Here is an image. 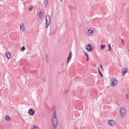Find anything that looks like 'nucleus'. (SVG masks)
Returning <instances> with one entry per match:
<instances>
[{
  "label": "nucleus",
  "instance_id": "nucleus-1",
  "mask_svg": "<svg viewBox=\"0 0 129 129\" xmlns=\"http://www.w3.org/2000/svg\"><path fill=\"white\" fill-rule=\"evenodd\" d=\"M46 22L45 23V27L47 28L50 24L51 18L49 15H47L46 17Z\"/></svg>",
  "mask_w": 129,
  "mask_h": 129
},
{
  "label": "nucleus",
  "instance_id": "nucleus-2",
  "mask_svg": "<svg viewBox=\"0 0 129 129\" xmlns=\"http://www.w3.org/2000/svg\"><path fill=\"white\" fill-rule=\"evenodd\" d=\"M52 124L55 128H56L58 123V118H53L52 120Z\"/></svg>",
  "mask_w": 129,
  "mask_h": 129
},
{
  "label": "nucleus",
  "instance_id": "nucleus-3",
  "mask_svg": "<svg viewBox=\"0 0 129 129\" xmlns=\"http://www.w3.org/2000/svg\"><path fill=\"white\" fill-rule=\"evenodd\" d=\"M120 112L121 117H124L126 116V112L125 108L121 107L120 109Z\"/></svg>",
  "mask_w": 129,
  "mask_h": 129
},
{
  "label": "nucleus",
  "instance_id": "nucleus-4",
  "mask_svg": "<svg viewBox=\"0 0 129 129\" xmlns=\"http://www.w3.org/2000/svg\"><path fill=\"white\" fill-rule=\"evenodd\" d=\"M93 46L92 45L89 44H88L86 46V49L88 51L91 52L93 50Z\"/></svg>",
  "mask_w": 129,
  "mask_h": 129
},
{
  "label": "nucleus",
  "instance_id": "nucleus-5",
  "mask_svg": "<svg viewBox=\"0 0 129 129\" xmlns=\"http://www.w3.org/2000/svg\"><path fill=\"white\" fill-rule=\"evenodd\" d=\"M112 81L111 83V85L113 87H115L117 83V81L116 79L115 78L112 79Z\"/></svg>",
  "mask_w": 129,
  "mask_h": 129
},
{
  "label": "nucleus",
  "instance_id": "nucleus-6",
  "mask_svg": "<svg viewBox=\"0 0 129 129\" xmlns=\"http://www.w3.org/2000/svg\"><path fill=\"white\" fill-rule=\"evenodd\" d=\"M93 29L92 28H90L89 29L88 31L87 34L89 35H92L93 34Z\"/></svg>",
  "mask_w": 129,
  "mask_h": 129
},
{
  "label": "nucleus",
  "instance_id": "nucleus-7",
  "mask_svg": "<svg viewBox=\"0 0 129 129\" xmlns=\"http://www.w3.org/2000/svg\"><path fill=\"white\" fill-rule=\"evenodd\" d=\"M35 112L31 109H30L28 112V113L30 115H33L35 113Z\"/></svg>",
  "mask_w": 129,
  "mask_h": 129
},
{
  "label": "nucleus",
  "instance_id": "nucleus-8",
  "mask_svg": "<svg viewBox=\"0 0 129 129\" xmlns=\"http://www.w3.org/2000/svg\"><path fill=\"white\" fill-rule=\"evenodd\" d=\"M127 70L126 68V67H124L122 69V76H124L126 72H127Z\"/></svg>",
  "mask_w": 129,
  "mask_h": 129
},
{
  "label": "nucleus",
  "instance_id": "nucleus-9",
  "mask_svg": "<svg viewBox=\"0 0 129 129\" xmlns=\"http://www.w3.org/2000/svg\"><path fill=\"white\" fill-rule=\"evenodd\" d=\"M72 52H70L69 54V56L68 57L67 60V63L68 64V63L70 61V60L71 58L72 57Z\"/></svg>",
  "mask_w": 129,
  "mask_h": 129
},
{
  "label": "nucleus",
  "instance_id": "nucleus-10",
  "mask_svg": "<svg viewBox=\"0 0 129 129\" xmlns=\"http://www.w3.org/2000/svg\"><path fill=\"white\" fill-rule=\"evenodd\" d=\"M108 123L111 126L115 125V123L114 120H110L108 121Z\"/></svg>",
  "mask_w": 129,
  "mask_h": 129
},
{
  "label": "nucleus",
  "instance_id": "nucleus-11",
  "mask_svg": "<svg viewBox=\"0 0 129 129\" xmlns=\"http://www.w3.org/2000/svg\"><path fill=\"white\" fill-rule=\"evenodd\" d=\"M20 29L22 31H24L25 30L23 24L22 23L20 25Z\"/></svg>",
  "mask_w": 129,
  "mask_h": 129
},
{
  "label": "nucleus",
  "instance_id": "nucleus-12",
  "mask_svg": "<svg viewBox=\"0 0 129 129\" xmlns=\"http://www.w3.org/2000/svg\"><path fill=\"white\" fill-rule=\"evenodd\" d=\"M7 57L8 59L10 58L11 57L10 54L9 52H7L6 54Z\"/></svg>",
  "mask_w": 129,
  "mask_h": 129
},
{
  "label": "nucleus",
  "instance_id": "nucleus-13",
  "mask_svg": "<svg viewBox=\"0 0 129 129\" xmlns=\"http://www.w3.org/2000/svg\"><path fill=\"white\" fill-rule=\"evenodd\" d=\"M49 55L48 54H46V60L47 63H49Z\"/></svg>",
  "mask_w": 129,
  "mask_h": 129
},
{
  "label": "nucleus",
  "instance_id": "nucleus-14",
  "mask_svg": "<svg viewBox=\"0 0 129 129\" xmlns=\"http://www.w3.org/2000/svg\"><path fill=\"white\" fill-rule=\"evenodd\" d=\"M6 120L8 121H9L10 120V118L9 116L8 115H7L6 117Z\"/></svg>",
  "mask_w": 129,
  "mask_h": 129
},
{
  "label": "nucleus",
  "instance_id": "nucleus-15",
  "mask_svg": "<svg viewBox=\"0 0 129 129\" xmlns=\"http://www.w3.org/2000/svg\"><path fill=\"white\" fill-rule=\"evenodd\" d=\"M44 3L45 4V7H46L47 6L48 4V0H45Z\"/></svg>",
  "mask_w": 129,
  "mask_h": 129
},
{
  "label": "nucleus",
  "instance_id": "nucleus-16",
  "mask_svg": "<svg viewBox=\"0 0 129 129\" xmlns=\"http://www.w3.org/2000/svg\"><path fill=\"white\" fill-rule=\"evenodd\" d=\"M33 129H39V127L36 125H34L33 126Z\"/></svg>",
  "mask_w": 129,
  "mask_h": 129
},
{
  "label": "nucleus",
  "instance_id": "nucleus-17",
  "mask_svg": "<svg viewBox=\"0 0 129 129\" xmlns=\"http://www.w3.org/2000/svg\"><path fill=\"white\" fill-rule=\"evenodd\" d=\"M84 53L85 54V56L87 58V60L88 61L89 59L88 57V54L85 52H84Z\"/></svg>",
  "mask_w": 129,
  "mask_h": 129
},
{
  "label": "nucleus",
  "instance_id": "nucleus-18",
  "mask_svg": "<svg viewBox=\"0 0 129 129\" xmlns=\"http://www.w3.org/2000/svg\"><path fill=\"white\" fill-rule=\"evenodd\" d=\"M105 46L104 45H101V48L102 49H103L105 48Z\"/></svg>",
  "mask_w": 129,
  "mask_h": 129
},
{
  "label": "nucleus",
  "instance_id": "nucleus-19",
  "mask_svg": "<svg viewBox=\"0 0 129 129\" xmlns=\"http://www.w3.org/2000/svg\"><path fill=\"white\" fill-rule=\"evenodd\" d=\"M39 17L41 18H42V12L40 11V12L39 13Z\"/></svg>",
  "mask_w": 129,
  "mask_h": 129
},
{
  "label": "nucleus",
  "instance_id": "nucleus-20",
  "mask_svg": "<svg viewBox=\"0 0 129 129\" xmlns=\"http://www.w3.org/2000/svg\"><path fill=\"white\" fill-rule=\"evenodd\" d=\"M98 71L99 73V74L101 76V77H103L102 75V74L101 72H100V70L99 68L98 69Z\"/></svg>",
  "mask_w": 129,
  "mask_h": 129
},
{
  "label": "nucleus",
  "instance_id": "nucleus-21",
  "mask_svg": "<svg viewBox=\"0 0 129 129\" xmlns=\"http://www.w3.org/2000/svg\"><path fill=\"white\" fill-rule=\"evenodd\" d=\"M108 46V48H109L108 50L109 51H110L111 50V48L110 44H109Z\"/></svg>",
  "mask_w": 129,
  "mask_h": 129
},
{
  "label": "nucleus",
  "instance_id": "nucleus-22",
  "mask_svg": "<svg viewBox=\"0 0 129 129\" xmlns=\"http://www.w3.org/2000/svg\"><path fill=\"white\" fill-rule=\"evenodd\" d=\"M126 98L128 99H129V94H127L126 95Z\"/></svg>",
  "mask_w": 129,
  "mask_h": 129
},
{
  "label": "nucleus",
  "instance_id": "nucleus-23",
  "mask_svg": "<svg viewBox=\"0 0 129 129\" xmlns=\"http://www.w3.org/2000/svg\"><path fill=\"white\" fill-rule=\"evenodd\" d=\"M25 49V48L24 46H23L21 48V50L22 51H24Z\"/></svg>",
  "mask_w": 129,
  "mask_h": 129
},
{
  "label": "nucleus",
  "instance_id": "nucleus-24",
  "mask_svg": "<svg viewBox=\"0 0 129 129\" xmlns=\"http://www.w3.org/2000/svg\"><path fill=\"white\" fill-rule=\"evenodd\" d=\"M56 113L55 112L54 113L53 117V118H57L56 116Z\"/></svg>",
  "mask_w": 129,
  "mask_h": 129
},
{
  "label": "nucleus",
  "instance_id": "nucleus-25",
  "mask_svg": "<svg viewBox=\"0 0 129 129\" xmlns=\"http://www.w3.org/2000/svg\"><path fill=\"white\" fill-rule=\"evenodd\" d=\"M33 8V7L32 6H31L29 8V9L30 10H31Z\"/></svg>",
  "mask_w": 129,
  "mask_h": 129
},
{
  "label": "nucleus",
  "instance_id": "nucleus-26",
  "mask_svg": "<svg viewBox=\"0 0 129 129\" xmlns=\"http://www.w3.org/2000/svg\"><path fill=\"white\" fill-rule=\"evenodd\" d=\"M121 43H122V44L123 45H124V40L122 39H121Z\"/></svg>",
  "mask_w": 129,
  "mask_h": 129
},
{
  "label": "nucleus",
  "instance_id": "nucleus-27",
  "mask_svg": "<svg viewBox=\"0 0 129 129\" xmlns=\"http://www.w3.org/2000/svg\"><path fill=\"white\" fill-rule=\"evenodd\" d=\"M72 93L74 95L75 94V91H73Z\"/></svg>",
  "mask_w": 129,
  "mask_h": 129
},
{
  "label": "nucleus",
  "instance_id": "nucleus-28",
  "mask_svg": "<svg viewBox=\"0 0 129 129\" xmlns=\"http://www.w3.org/2000/svg\"><path fill=\"white\" fill-rule=\"evenodd\" d=\"M100 67L103 70V68L102 67V65L101 64V65H100Z\"/></svg>",
  "mask_w": 129,
  "mask_h": 129
},
{
  "label": "nucleus",
  "instance_id": "nucleus-29",
  "mask_svg": "<svg viewBox=\"0 0 129 129\" xmlns=\"http://www.w3.org/2000/svg\"><path fill=\"white\" fill-rule=\"evenodd\" d=\"M61 2H62V0H61Z\"/></svg>",
  "mask_w": 129,
  "mask_h": 129
},
{
  "label": "nucleus",
  "instance_id": "nucleus-30",
  "mask_svg": "<svg viewBox=\"0 0 129 129\" xmlns=\"http://www.w3.org/2000/svg\"><path fill=\"white\" fill-rule=\"evenodd\" d=\"M128 51L129 52V49H128Z\"/></svg>",
  "mask_w": 129,
  "mask_h": 129
},
{
  "label": "nucleus",
  "instance_id": "nucleus-31",
  "mask_svg": "<svg viewBox=\"0 0 129 129\" xmlns=\"http://www.w3.org/2000/svg\"><path fill=\"white\" fill-rule=\"evenodd\" d=\"M21 1H22L23 0H21Z\"/></svg>",
  "mask_w": 129,
  "mask_h": 129
}]
</instances>
